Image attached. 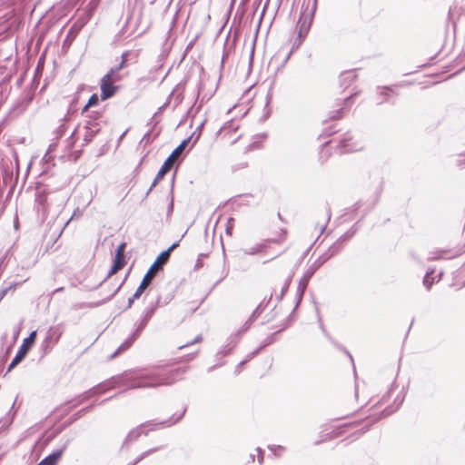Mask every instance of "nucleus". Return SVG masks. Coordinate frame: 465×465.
<instances>
[{
    "instance_id": "obj_1",
    "label": "nucleus",
    "mask_w": 465,
    "mask_h": 465,
    "mask_svg": "<svg viewBox=\"0 0 465 465\" xmlns=\"http://www.w3.org/2000/svg\"><path fill=\"white\" fill-rule=\"evenodd\" d=\"M185 370L175 369H153V370H130L119 375L112 377V381L117 386L127 385L128 390L156 388L169 386L183 379Z\"/></svg>"
},
{
    "instance_id": "obj_2",
    "label": "nucleus",
    "mask_w": 465,
    "mask_h": 465,
    "mask_svg": "<svg viewBox=\"0 0 465 465\" xmlns=\"http://www.w3.org/2000/svg\"><path fill=\"white\" fill-rule=\"evenodd\" d=\"M333 257V252H328L327 250L320 255L312 264L309 265L307 270L304 272L302 277L299 281L297 292H296V302L295 308H298L301 304L304 292L308 287V283L312 277L314 275L316 272H319V269L329 260Z\"/></svg>"
},
{
    "instance_id": "obj_3",
    "label": "nucleus",
    "mask_w": 465,
    "mask_h": 465,
    "mask_svg": "<svg viewBox=\"0 0 465 465\" xmlns=\"http://www.w3.org/2000/svg\"><path fill=\"white\" fill-rule=\"evenodd\" d=\"M185 411L186 410L184 409L179 415L176 416L174 414L172 417H170L168 420H165L163 421H159L156 423H153V421H146L144 423L140 424L138 427H136L129 431V433L127 434V436L123 443V447L129 442L137 440L143 433L144 435H147L148 431L144 432L143 430V428H144V427L152 426L150 430H160V429L171 427V426L176 424L177 422H179L182 420V418L183 417V415L185 413Z\"/></svg>"
},
{
    "instance_id": "obj_4",
    "label": "nucleus",
    "mask_w": 465,
    "mask_h": 465,
    "mask_svg": "<svg viewBox=\"0 0 465 465\" xmlns=\"http://www.w3.org/2000/svg\"><path fill=\"white\" fill-rule=\"evenodd\" d=\"M179 246V242H173L168 249L163 251L155 259L153 263L150 266L147 272L143 276L139 286L145 290L152 281L155 278L157 273L163 270V266L168 262L171 252Z\"/></svg>"
},
{
    "instance_id": "obj_5",
    "label": "nucleus",
    "mask_w": 465,
    "mask_h": 465,
    "mask_svg": "<svg viewBox=\"0 0 465 465\" xmlns=\"http://www.w3.org/2000/svg\"><path fill=\"white\" fill-rule=\"evenodd\" d=\"M101 113L99 112H93L92 114L88 115L90 119L86 120L84 125V128L85 130L83 139L84 146L90 143L94 140L95 135L100 132L101 124L97 121Z\"/></svg>"
},
{
    "instance_id": "obj_6",
    "label": "nucleus",
    "mask_w": 465,
    "mask_h": 465,
    "mask_svg": "<svg viewBox=\"0 0 465 465\" xmlns=\"http://www.w3.org/2000/svg\"><path fill=\"white\" fill-rule=\"evenodd\" d=\"M170 300H171V298L164 300V302H162L161 296H158L155 302H153L148 307H146L143 311V316H142V319H141L139 324L134 331V334L140 336L143 330L145 328V326L148 324L151 318L153 316L156 309L158 307L167 304L170 302Z\"/></svg>"
},
{
    "instance_id": "obj_7",
    "label": "nucleus",
    "mask_w": 465,
    "mask_h": 465,
    "mask_svg": "<svg viewBox=\"0 0 465 465\" xmlns=\"http://www.w3.org/2000/svg\"><path fill=\"white\" fill-rule=\"evenodd\" d=\"M36 336V331H32L27 338L23 341L22 345L19 347L15 356L8 365L7 372L11 371L18 363H20L26 356L32 348Z\"/></svg>"
},
{
    "instance_id": "obj_8",
    "label": "nucleus",
    "mask_w": 465,
    "mask_h": 465,
    "mask_svg": "<svg viewBox=\"0 0 465 465\" xmlns=\"http://www.w3.org/2000/svg\"><path fill=\"white\" fill-rule=\"evenodd\" d=\"M315 13L316 12L312 11V10H310L308 13H307V10H303V9L302 10L299 20H298V27H299L298 38H301V39L306 38V36L311 29V26L312 25Z\"/></svg>"
},
{
    "instance_id": "obj_9",
    "label": "nucleus",
    "mask_w": 465,
    "mask_h": 465,
    "mask_svg": "<svg viewBox=\"0 0 465 465\" xmlns=\"http://www.w3.org/2000/svg\"><path fill=\"white\" fill-rule=\"evenodd\" d=\"M126 248V242H121L116 251L115 255L113 261V264L106 275L105 279L110 278L114 274H115L118 271L122 270L124 265L126 264L125 256H124V251Z\"/></svg>"
},
{
    "instance_id": "obj_10",
    "label": "nucleus",
    "mask_w": 465,
    "mask_h": 465,
    "mask_svg": "<svg viewBox=\"0 0 465 465\" xmlns=\"http://www.w3.org/2000/svg\"><path fill=\"white\" fill-rule=\"evenodd\" d=\"M403 401H404V395L398 394L394 400V403L391 406H388L382 411H381L377 418H375L371 422H370L368 425H366V427L363 430L359 432V435L361 436L363 433H365L369 430V428L371 427V425L372 423H374V422L380 420L381 419L385 418V417L394 413L396 411H398L399 408L401 407V405L402 404Z\"/></svg>"
},
{
    "instance_id": "obj_11",
    "label": "nucleus",
    "mask_w": 465,
    "mask_h": 465,
    "mask_svg": "<svg viewBox=\"0 0 465 465\" xmlns=\"http://www.w3.org/2000/svg\"><path fill=\"white\" fill-rule=\"evenodd\" d=\"M112 73L108 71V73L104 74L101 79L100 89L102 101H105L113 97L118 90V87L114 85L111 80H109V76Z\"/></svg>"
},
{
    "instance_id": "obj_12",
    "label": "nucleus",
    "mask_w": 465,
    "mask_h": 465,
    "mask_svg": "<svg viewBox=\"0 0 465 465\" xmlns=\"http://www.w3.org/2000/svg\"><path fill=\"white\" fill-rule=\"evenodd\" d=\"M356 233V229L353 227L341 235L328 249V252H333V257L340 253L343 248V244L350 241Z\"/></svg>"
},
{
    "instance_id": "obj_13",
    "label": "nucleus",
    "mask_w": 465,
    "mask_h": 465,
    "mask_svg": "<svg viewBox=\"0 0 465 465\" xmlns=\"http://www.w3.org/2000/svg\"><path fill=\"white\" fill-rule=\"evenodd\" d=\"M173 163L171 160V157H167V159L163 162V163L162 164L160 170L158 171V173H157L154 180L153 181L151 186L149 187V189L145 193V197H147L149 195V193L152 192L153 187H155L157 185V183L164 177V175L171 170V168L173 167Z\"/></svg>"
},
{
    "instance_id": "obj_14",
    "label": "nucleus",
    "mask_w": 465,
    "mask_h": 465,
    "mask_svg": "<svg viewBox=\"0 0 465 465\" xmlns=\"http://www.w3.org/2000/svg\"><path fill=\"white\" fill-rule=\"evenodd\" d=\"M66 448V444H64L62 448L54 450L48 456L45 457L38 464L36 465H57L58 461L62 458V455Z\"/></svg>"
},
{
    "instance_id": "obj_15",
    "label": "nucleus",
    "mask_w": 465,
    "mask_h": 465,
    "mask_svg": "<svg viewBox=\"0 0 465 465\" xmlns=\"http://www.w3.org/2000/svg\"><path fill=\"white\" fill-rule=\"evenodd\" d=\"M353 135L351 133H345L340 139L338 146L341 149V153H350L356 151V146L352 144Z\"/></svg>"
},
{
    "instance_id": "obj_16",
    "label": "nucleus",
    "mask_w": 465,
    "mask_h": 465,
    "mask_svg": "<svg viewBox=\"0 0 465 465\" xmlns=\"http://www.w3.org/2000/svg\"><path fill=\"white\" fill-rule=\"evenodd\" d=\"M139 337V335H135L134 331L115 350V351L109 357L110 360L114 359L121 352L128 350L134 341Z\"/></svg>"
},
{
    "instance_id": "obj_17",
    "label": "nucleus",
    "mask_w": 465,
    "mask_h": 465,
    "mask_svg": "<svg viewBox=\"0 0 465 465\" xmlns=\"http://www.w3.org/2000/svg\"><path fill=\"white\" fill-rule=\"evenodd\" d=\"M357 78L356 74L353 71H346L340 74L339 83L341 87L344 89L348 88Z\"/></svg>"
},
{
    "instance_id": "obj_18",
    "label": "nucleus",
    "mask_w": 465,
    "mask_h": 465,
    "mask_svg": "<svg viewBox=\"0 0 465 465\" xmlns=\"http://www.w3.org/2000/svg\"><path fill=\"white\" fill-rule=\"evenodd\" d=\"M391 94H395L394 90L390 86H383L377 88L378 104L390 102Z\"/></svg>"
},
{
    "instance_id": "obj_19",
    "label": "nucleus",
    "mask_w": 465,
    "mask_h": 465,
    "mask_svg": "<svg viewBox=\"0 0 465 465\" xmlns=\"http://www.w3.org/2000/svg\"><path fill=\"white\" fill-rule=\"evenodd\" d=\"M357 95V93H354L352 94H351L350 96L346 97L344 100H343V104L344 106L342 108H340L338 110H336L331 116L330 118L331 119H340L342 117V114H343V110L347 107H350L351 104L353 103V99L354 97Z\"/></svg>"
},
{
    "instance_id": "obj_20",
    "label": "nucleus",
    "mask_w": 465,
    "mask_h": 465,
    "mask_svg": "<svg viewBox=\"0 0 465 465\" xmlns=\"http://www.w3.org/2000/svg\"><path fill=\"white\" fill-rule=\"evenodd\" d=\"M14 407L15 403L12 405L11 409L6 413V415L0 420L1 429H6L12 424L15 417V411H14Z\"/></svg>"
},
{
    "instance_id": "obj_21",
    "label": "nucleus",
    "mask_w": 465,
    "mask_h": 465,
    "mask_svg": "<svg viewBox=\"0 0 465 465\" xmlns=\"http://www.w3.org/2000/svg\"><path fill=\"white\" fill-rule=\"evenodd\" d=\"M35 204L38 211L46 210V194L45 191H37L35 193Z\"/></svg>"
},
{
    "instance_id": "obj_22",
    "label": "nucleus",
    "mask_w": 465,
    "mask_h": 465,
    "mask_svg": "<svg viewBox=\"0 0 465 465\" xmlns=\"http://www.w3.org/2000/svg\"><path fill=\"white\" fill-rule=\"evenodd\" d=\"M265 248H267V245L265 242L258 243L251 248H244L242 249V252L245 255H256L261 253Z\"/></svg>"
},
{
    "instance_id": "obj_23",
    "label": "nucleus",
    "mask_w": 465,
    "mask_h": 465,
    "mask_svg": "<svg viewBox=\"0 0 465 465\" xmlns=\"http://www.w3.org/2000/svg\"><path fill=\"white\" fill-rule=\"evenodd\" d=\"M450 251L448 250H438L435 252H430V255L428 257V261H439L442 259H450L453 258L454 255L446 257L445 255L449 253Z\"/></svg>"
},
{
    "instance_id": "obj_24",
    "label": "nucleus",
    "mask_w": 465,
    "mask_h": 465,
    "mask_svg": "<svg viewBox=\"0 0 465 465\" xmlns=\"http://www.w3.org/2000/svg\"><path fill=\"white\" fill-rule=\"evenodd\" d=\"M62 333L56 328H50L46 333L45 339L51 341L53 344L58 342Z\"/></svg>"
},
{
    "instance_id": "obj_25",
    "label": "nucleus",
    "mask_w": 465,
    "mask_h": 465,
    "mask_svg": "<svg viewBox=\"0 0 465 465\" xmlns=\"http://www.w3.org/2000/svg\"><path fill=\"white\" fill-rule=\"evenodd\" d=\"M231 341L221 351L217 352V356L224 357L229 355L237 344V340L231 337Z\"/></svg>"
},
{
    "instance_id": "obj_26",
    "label": "nucleus",
    "mask_w": 465,
    "mask_h": 465,
    "mask_svg": "<svg viewBox=\"0 0 465 465\" xmlns=\"http://www.w3.org/2000/svg\"><path fill=\"white\" fill-rule=\"evenodd\" d=\"M192 142V137H187L186 139H184L173 152L172 153L168 156V157H171V160L173 161V159L179 155L180 153H183V151L185 149V147L187 146V144Z\"/></svg>"
},
{
    "instance_id": "obj_27",
    "label": "nucleus",
    "mask_w": 465,
    "mask_h": 465,
    "mask_svg": "<svg viewBox=\"0 0 465 465\" xmlns=\"http://www.w3.org/2000/svg\"><path fill=\"white\" fill-rule=\"evenodd\" d=\"M130 52L125 51L121 55V62L118 65L111 68L109 72L114 73L115 71H121L122 69L125 68L127 66V61L129 57Z\"/></svg>"
},
{
    "instance_id": "obj_28",
    "label": "nucleus",
    "mask_w": 465,
    "mask_h": 465,
    "mask_svg": "<svg viewBox=\"0 0 465 465\" xmlns=\"http://www.w3.org/2000/svg\"><path fill=\"white\" fill-rule=\"evenodd\" d=\"M96 390V388H91L90 390L83 392L80 394L76 399V402L74 404V406H76L78 404L83 403L84 401L89 400L91 397L94 396V391Z\"/></svg>"
},
{
    "instance_id": "obj_29",
    "label": "nucleus",
    "mask_w": 465,
    "mask_h": 465,
    "mask_svg": "<svg viewBox=\"0 0 465 465\" xmlns=\"http://www.w3.org/2000/svg\"><path fill=\"white\" fill-rule=\"evenodd\" d=\"M206 123V119H204L197 127L196 129L194 130V132L189 136V137H192V145H194L197 141L200 139L201 135H202V132H203V126Z\"/></svg>"
},
{
    "instance_id": "obj_30",
    "label": "nucleus",
    "mask_w": 465,
    "mask_h": 465,
    "mask_svg": "<svg viewBox=\"0 0 465 465\" xmlns=\"http://www.w3.org/2000/svg\"><path fill=\"white\" fill-rule=\"evenodd\" d=\"M163 448V446H158V447H154V448H152V449H149L148 450L146 451H143L134 460V464H138L140 461H142L143 459H145L146 457H148L149 455L162 450Z\"/></svg>"
},
{
    "instance_id": "obj_31",
    "label": "nucleus",
    "mask_w": 465,
    "mask_h": 465,
    "mask_svg": "<svg viewBox=\"0 0 465 465\" xmlns=\"http://www.w3.org/2000/svg\"><path fill=\"white\" fill-rule=\"evenodd\" d=\"M174 179H175V174H173V178H172L171 190H170V203H169L168 207H167V218H169L172 215L173 212V202H174L173 185H174Z\"/></svg>"
},
{
    "instance_id": "obj_32",
    "label": "nucleus",
    "mask_w": 465,
    "mask_h": 465,
    "mask_svg": "<svg viewBox=\"0 0 465 465\" xmlns=\"http://www.w3.org/2000/svg\"><path fill=\"white\" fill-rule=\"evenodd\" d=\"M144 291L145 290H143L142 286H138L133 296L128 299V302L124 310L131 308L134 300L139 299Z\"/></svg>"
},
{
    "instance_id": "obj_33",
    "label": "nucleus",
    "mask_w": 465,
    "mask_h": 465,
    "mask_svg": "<svg viewBox=\"0 0 465 465\" xmlns=\"http://www.w3.org/2000/svg\"><path fill=\"white\" fill-rule=\"evenodd\" d=\"M279 330L268 337L265 338V340L262 342V344L259 346L261 350L264 349L265 347L274 343L276 341V335L279 333Z\"/></svg>"
},
{
    "instance_id": "obj_34",
    "label": "nucleus",
    "mask_w": 465,
    "mask_h": 465,
    "mask_svg": "<svg viewBox=\"0 0 465 465\" xmlns=\"http://www.w3.org/2000/svg\"><path fill=\"white\" fill-rule=\"evenodd\" d=\"M154 137H152V129L147 131L140 141V144L146 146L153 141Z\"/></svg>"
},
{
    "instance_id": "obj_35",
    "label": "nucleus",
    "mask_w": 465,
    "mask_h": 465,
    "mask_svg": "<svg viewBox=\"0 0 465 465\" xmlns=\"http://www.w3.org/2000/svg\"><path fill=\"white\" fill-rule=\"evenodd\" d=\"M251 323L245 322V323L243 324V326L238 331L237 333L234 334V336H232V338H234L235 340H239L241 335L246 331L250 327H251Z\"/></svg>"
},
{
    "instance_id": "obj_36",
    "label": "nucleus",
    "mask_w": 465,
    "mask_h": 465,
    "mask_svg": "<svg viewBox=\"0 0 465 465\" xmlns=\"http://www.w3.org/2000/svg\"><path fill=\"white\" fill-rule=\"evenodd\" d=\"M99 100L100 99H99L98 94H92L87 102V106H91V107L96 106L99 104Z\"/></svg>"
},
{
    "instance_id": "obj_37",
    "label": "nucleus",
    "mask_w": 465,
    "mask_h": 465,
    "mask_svg": "<svg viewBox=\"0 0 465 465\" xmlns=\"http://www.w3.org/2000/svg\"><path fill=\"white\" fill-rule=\"evenodd\" d=\"M54 344H53L51 341H47L45 338L42 343V350L44 351V353L46 354L48 351L52 350Z\"/></svg>"
},
{
    "instance_id": "obj_38",
    "label": "nucleus",
    "mask_w": 465,
    "mask_h": 465,
    "mask_svg": "<svg viewBox=\"0 0 465 465\" xmlns=\"http://www.w3.org/2000/svg\"><path fill=\"white\" fill-rule=\"evenodd\" d=\"M296 309H297V308H295V307L293 308V310H292V313L288 316V318L286 319L285 322H284V323L282 325V327L280 328L279 331H282L285 330V329H286V328H288V326L292 323V320H293V319H292V315H293V313H294V312H295V310H296Z\"/></svg>"
},
{
    "instance_id": "obj_39",
    "label": "nucleus",
    "mask_w": 465,
    "mask_h": 465,
    "mask_svg": "<svg viewBox=\"0 0 465 465\" xmlns=\"http://www.w3.org/2000/svg\"><path fill=\"white\" fill-rule=\"evenodd\" d=\"M422 282L426 289L430 290L433 283L435 282V279L431 277L427 278V276H424Z\"/></svg>"
},
{
    "instance_id": "obj_40",
    "label": "nucleus",
    "mask_w": 465,
    "mask_h": 465,
    "mask_svg": "<svg viewBox=\"0 0 465 465\" xmlns=\"http://www.w3.org/2000/svg\"><path fill=\"white\" fill-rule=\"evenodd\" d=\"M93 388H96V390L94 391V395L101 394L107 391L103 381L94 386Z\"/></svg>"
},
{
    "instance_id": "obj_41",
    "label": "nucleus",
    "mask_w": 465,
    "mask_h": 465,
    "mask_svg": "<svg viewBox=\"0 0 465 465\" xmlns=\"http://www.w3.org/2000/svg\"><path fill=\"white\" fill-rule=\"evenodd\" d=\"M119 72L120 71H115L114 73H112V74L109 76V80H111L113 83L120 82L123 79V75H121Z\"/></svg>"
},
{
    "instance_id": "obj_42",
    "label": "nucleus",
    "mask_w": 465,
    "mask_h": 465,
    "mask_svg": "<svg viewBox=\"0 0 465 465\" xmlns=\"http://www.w3.org/2000/svg\"><path fill=\"white\" fill-rule=\"evenodd\" d=\"M76 131H77V128H75L74 130V132L71 134V135L69 136V138L67 139V147L70 149L74 146V143H75V134H76Z\"/></svg>"
},
{
    "instance_id": "obj_43",
    "label": "nucleus",
    "mask_w": 465,
    "mask_h": 465,
    "mask_svg": "<svg viewBox=\"0 0 465 465\" xmlns=\"http://www.w3.org/2000/svg\"><path fill=\"white\" fill-rule=\"evenodd\" d=\"M266 305L267 303H265V302L262 301L252 312L259 316L264 311Z\"/></svg>"
},
{
    "instance_id": "obj_44",
    "label": "nucleus",
    "mask_w": 465,
    "mask_h": 465,
    "mask_svg": "<svg viewBox=\"0 0 465 465\" xmlns=\"http://www.w3.org/2000/svg\"><path fill=\"white\" fill-rule=\"evenodd\" d=\"M202 340H203V336H202V334H198V335L194 338V340H193V341H190V342H187V343H186V344H184V345L180 346L179 348H180V349H183V348H184V347H188V346L193 345V344H194V343L201 342V341H202Z\"/></svg>"
},
{
    "instance_id": "obj_45",
    "label": "nucleus",
    "mask_w": 465,
    "mask_h": 465,
    "mask_svg": "<svg viewBox=\"0 0 465 465\" xmlns=\"http://www.w3.org/2000/svg\"><path fill=\"white\" fill-rule=\"evenodd\" d=\"M256 451H257V460H258V463H259V465H262L263 464V460H264L263 450H262V448L257 447L256 448Z\"/></svg>"
},
{
    "instance_id": "obj_46",
    "label": "nucleus",
    "mask_w": 465,
    "mask_h": 465,
    "mask_svg": "<svg viewBox=\"0 0 465 465\" xmlns=\"http://www.w3.org/2000/svg\"><path fill=\"white\" fill-rule=\"evenodd\" d=\"M261 351L262 350L258 347L256 350L250 352L243 361H246V363L249 362L252 359L257 356Z\"/></svg>"
},
{
    "instance_id": "obj_47",
    "label": "nucleus",
    "mask_w": 465,
    "mask_h": 465,
    "mask_svg": "<svg viewBox=\"0 0 465 465\" xmlns=\"http://www.w3.org/2000/svg\"><path fill=\"white\" fill-rule=\"evenodd\" d=\"M261 351L262 350L258 347L256 350L250 352L243 361H246V363L249 362L252 359L257 356Z\"/></svg>"
},
{
    "instance_id": "obj_48",
    "label": "nucleus",
    "mask_w": 465,
    "mask_h": 465,
    "mask_svg": "<svg viewBox=\"0 0 465 465\" xmlns=\"http://www.w3.org/2000/svg\"><path fill=\"white\" fill-rule=\"evenodd\" d=\"M103 382L104 383V386L107 391L116 387V385L114 384V381H112V377Z\"/></svg>"
},
{
    "instance_id": "obj_49",
    "label": "nucleus",
    "mask_w": 465,
    "mask_h": 465,
    "mask_svg": "<svg viewBox=\"0 0 465 465\" xmlns=\"http://www.w3.org/2000/svg\"><path fill=\"white\" fill-rule=\"evenodd\" d=\"M303 41H304V39L298 38V36H297L293 42L292 50L294 51L295 49H298Z\"/></svg>"
},
{
    "instance_id": "obj_50",
    "label": "nucleus",
    "mask_w": 465,
    "mask_h": 465,
    "mask_svg": "<svg viewBox=\"0 0 465 465\" xmlns=\"http://www.w3.org/2000/svg\"><path fill=\"white\" fill-rule=\"evenodd\" d=\"M125 279H124L122 281V282L114 290V292L107 297V300H110L112 299L119 291L120 289L122 288Z\"/></svg>"
},
{
    "instance_id": "obj_51",
    "label": "nucleus",
    "mask_w": 465,
    "mask_h": 465,
    "mask_svg": "<svg viewBox=\"0 0 465 465\" xmlns=\"http://www.w3.org/2000/svg\"><path fill=\"white\" fill-rule=\"evenodd\" d=\"M288 289H289V287H288V283H284V285H283V286H282V291H281L280 295L277 297V299H278L279 301H281V300L283 298V296H284V295H285V293L287 292Z\"/></svg>"
},
{
    "instance_id": "obj_52",
    "label": "nucleus",
    "mask_w": 465,
    "mask_h": 465,
    "mask_svg": "<svg viewBox=\"0 0 465 465\" xmlns=\"http://www.w3.org/2000/svg\"><path fill=\"white\" fill-rule=\"evenodd\" d=\"M65 130H66L65 125H64V124H61V125L57 128V130H56L57 136H58V137L63 136V135L64 134V133H65Z\"/></svg>"
},
{
    "instance_id": "obj_53",
    "label": "nucleus",
    "mask_w": 465,
    "mask_h": 465,
    "mask_svg": "<svg viewBox=\"0 0 465 465\" xmlns=\"http://www.w3.org/2000/svg\"><path fill=\"white\" fill-rule=\"evenodd\" d=\"M246 364V361H242L238 363V365L235 367L234 373L238 375L242 371V368L243 365Z\"/></svg>"
},
{
    "instance_id": "obj_54",
    "label": "nucleus",
    "mask_w": 465,
    "mask_h": 465,
    "mask_svg": "<svg viewBox=\"0 0 465 465\" xmlns=\"http://www.w3.org/2000/svg\"><path fill=\"white\" fill-rule=\"evenodd\" d=\"M167 104H168V102H167V103H165L164 104H163L162 106H160V107L158 108L157 112L153 114V118L151 119V121H153V119L157 114H161V113L165 109V107L167 106Z\"/></svg>"
},
{
    "instance_id": "obj_55",
    "label": "nucleus",
    "mask_w": 465,
    "mask_h": 465,
    "mask_svg": "<svg viewBox=\"0 0 465 465\" xmlns=\"http://www.w3.org/2000/svg\"><path fill=\"white\" fill-rule=\"evenodd\" d=\"M74 112H75V110H74V109H72V108L70 107V108L68 109L67 114H66V115L64 116V121H69V119H70L71 115H72L73 114H74Z\"/></svg>"
},
{
    "instance_id": "obj_56",
    "label": "nucleus",
    "mask_w": 465,
    "mask_h": 465,
    "mask_svg": "<svg viewBox=\"0 0 465 465\" xmlns=\"http://www.w3.org/2000/svg\"><path fill=\"white\" fill-rule=\"evenodd\" d=\"M282 239H267V240H265L263 242H265V243H266V245L268 246V244H269L270 242L281 243V242H282Z\"/></svg>"
},
{
    "instance_id": "obj_57",
    "label": "nucleus",
    "mask_w": 465,
    "mask_h": 465,
    "mask_svg": "<svg viewBox=\"0 0 465 465\" xmlns=\"http://www.w3.org/2000/svg\"><path fill=\"white\" fill-rule=\"evenodd\" d=\"M203 256H205V254H203V253L200 254L199 258L197 259L196 264H195L196 268H200L203 266V262H202L201 258Z\"/></svg>"
},
{
    "instance_id": "obj_58",
    "label": "nucleus",
    "mask_w": 465,
    "mask_h": 465,
    "mask_svg": "<svg viewBox=\"0 0 465 465\" xmlns=\"http://www.w3.org/2000/svg\"><path fill=\"white\" fill-rule=\"evenodd\" d=\"M257 317L258 316L252 312L246 322L252 324V322L257 319Z\"/></svg>"
},
{
    "instance_id": "obj_59",
    "label": "nucleus",
    "mask_w": 465,
    "mask_h": 465,
    "mask_svg": "<svg viewBox=\"0 0 465 465\" xmlns=\"http://www.w3.org/2000/svg\"><path fill=\"white\" fill-rule=\"evenodd\" d=\"M257 317L258 316L252 312L246 322L252 324V322L257 319Z\"/></svg>"
},
{
    "instance_id": "obj_60",
    "label": "nucleus",
    "mask_w": 465,
    "mask_h": 465,
    "mask_svg": "<svg viewBox=\"0 0 465 465\" xmlns=\"http://www.w3.org/2000/svg\"><path fill=\"white\" fill-rule=\"evenodd\" d=\"M93 406H94V405H90V406H87V407H85V408L82 409L81 411H78V413H77V414H78V415H81V414H84V413H85V412L89 411L93 408Z\"/></svg>"
},
{
    "instance_id": "obj_61",
    "label": "nucleus",
    "mask_w": 465,
    "mask_h": 465,
    "mask_svg": "<svg viewBox=\"0 0 465 465\" xmlns=\"http://www.w3.org/2000/svg\"><path fill=\"white\" fill-rule=\"evenodd\" d=\"M463 156H464L463 159L457 160V163H456L457 166H459V167L465 166V154Z\"/></svg>"
},
{
    "instance_id": "obj_62",
    "label": "nucleus",
    "mask_w": 465,
    "mask_h": 465,
    "mask_svg": "<svg viewBox=\"0 0 465 465\" xmlns=\"http://www.w3.org/2000/svg\"><path fill=\"white\" fill-rule=\"evenodd\" d=\"M435 272V269L434 268H430L427 272H426V274L425 276H427V278H430L432 276V274Z\"/></svg>"
},
{
    "instance_id": "obj_63",
    "label": "nucleus",
    "mask_w": 465,
    "mask_h": 465,
    "mask_svg": "<svg viewBox=\"0 0 465 465\" xmlns=\"http://www.w3.org/2000/svg\"><path fill=\"white\" fill-rule=\"evenodd\" d=\"M317 5H318V0H313L311 10L316 12Z\"/></svg>"
},
{
    "instance_id": "obj_64",
    "label": "nucleus",
    "mask_w": 465,
    "mask_h": 465,
    "mask_svg": "<svg viewBox=\"0 0 465 465\" xmlns=\"http://www.w3.org/2000/svg\"><path fill=\"white\" fill-rule=\"evenodd\" d=\"M326 216H327V220H326V223L330 221L331 219V209L328 208L327 211H326Z\"/></svg>"
}]
</instances>
